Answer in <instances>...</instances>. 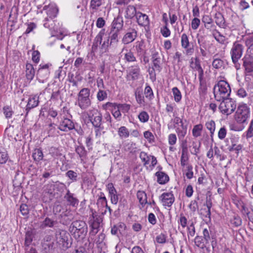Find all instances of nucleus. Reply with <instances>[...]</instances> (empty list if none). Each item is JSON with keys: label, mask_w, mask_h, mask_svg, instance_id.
Instances as JSON below:
<instances>
[{"label": "nucleus", "mask_w": 253, "mask_h": 253, "mask_svg": "<svg viewBox=\"0 0 253 253\" xmlns=\"http://www.w3.org/2000/svg\"><path fill=\"white\" fill-rule=\"evenodd\" d=\"M69 231L76 240H83L87 233V225L83 220H76L71 223Z\"/></svg>", "instance_id": "f257e3e1"}, {"label": "nucleus", "mask_w": 253, "mask_h": 253, "mask_svg": "<svg viewBox=\"0 0 253 253\" xmlns=\"http://www.w3.org/2000/svg\"><path fill=\"white\" fill-rule=\"evenodd\" d=\"M231 93L229 84L224 81H219L213 87L215 99L219 102L228 98Z\"/></svg>", "instance_id": "f03ea898"}, {"label": "nucleus", "mask_w": 253, "mask_h": 253, "mask_svg": "<svg viewBox=\"0 0 253 253\" xmlns=\"http://www.w3.org/2000/svg\"><path fill=\"white\" fill-rule=\"evenodd\" d=\"M69 234L65 230H59L55 233L57 247L63 251H66L71 246L69 240Z\"/></svg>", "instance_id": "7ed1b4c3"}, {"label": "nucleus", "mask_w": 253, "mask_h": 253, "mask_svg": "<svg viewBox=\"0 0 253 253\" xmlns=\"http://www.w3.org/2000/svg\"><path fill=\"white\" fill-rule=\"evenodd\" d=\"M90 93V89L83 88L78 94V105L82 110L87 109L91 105Z\"/></svg>", "instance_id": "20e7f679"}, {"label": "nucleus", "mask_w": 253, "mask_h": 253, "mask_svg": "<svg viewBox=\"0 0 253 253\" xmlns=\"http://www.w3.org/2000/svg\"><path fill=\"white\" fill-rule=\"evenodd\" d=\"M250 115V108L247 104H241L238 107L235 115V119L237 123L243 124L246 122Z\"/></svg>", "instance_id": "39448f33"}, {"label": "nucleus", "mask_w": 253, "mask_h": 253, "mask_svg": "<svg viewBox=\"0 0 253 253\" xmlns=\"http://www.w3.org/2000/svg\"><path fill=\"white\" fill-rule=\"evenodd\" d=\"M219 108L223 114L228 115L235 111L236 108V103L232 99L228 98L221 101Z\"/></svg>", "instance_id": "423d86ee"}, {"label": "nucleus", "mask_w": 253, "mask_h": 253, "mask_svg": "<svg viewBox=\"0 0 253 253\" xmlns=\"http://www.w3.org/2000/svg\"><path fill=\"white\" fill-rule=\"evenodd\" d=\"M243 66L246 72L250 73L253 72V52H248L242 59Z\"/></svg>", "instance_id": "0eeeda50"}, {"label": "nucleus", "mask_w": 253, "mask_h": 253, "mask_svg": "<svg viewBox=\"0 0 253 253\" xmlns=\"http://www.w3.org/2000/svg\"><path fill=\"white\" fill-rule=\"evenodd\" d=\"M181 44L183 48L186 49V54L187 55H192L194 52V46L189 47L190 46V42L189 38L186 34H183L181 37Z\"/></svg>", "instance_id": "6e6552de"}, {"label": "nucleus", "mask_w": 253, "mask_h": 253, "mask_svg": "<svg viewBox=\"0 0 253 253\" xmlns=\"http://www.w3.org/2000/svg\"><path fill=\"white\" fill-rule=\"evenodd\" d=\"M243 51V45L238 42H235L231 50V58L240 59Z\"/></svg>", "instance_id": "1a4fd4ad"}, {"label": "nucleus", "mask_w": 253, "mask_h": 253, "mask_svg": "<svg viewBox=\"0 0 253 253\" xmlns=\"http://www.w3.org/2000/svg\"><path fill=\"white\" fill-rule=\"evenodd\" d=\"M163 206L170 207L174 202V197L171 192L164 193L160 197Z\"/></svg>", "instance_id": "9d476101"}, {"label": "nucleus", "mask_w": 253, "mask_h": 253, "mask_svg": "<svg viewBox=\"0 0 253 253\" xmlns=\"http://www.w3.org/2000/svg\"><path fill=\"white\" fill-rule=\"evenodd\" d=\"M195 244L196 246L201 249L203 253H210L211 250L209 247L207 246L208 242H206L202 236H197L194 239Z\"/></svg>", "instance_id": "9b49d317"}, {"label": "nucleus", "mask_w": 253, "mask_h": 253, "mask_svg": "<svg viewBox=\"0 0 253 253\" xmlns=\"http://www.w3.org/2000/svg\"><path fill=\"white\" fill-rule=\"evenodd\" d=\"M137 37V31L134 29H130L123 37L122 42L125 44L132 42Z\"/></svg>", "instance_id": "f8f14e48"}, {"label": "nucleus", "mask_w": 253, "mask_h": 253, "mask_svg": "<svg viewBox=\"0 0 253 253\" xmlns=\"http://www.w3.org/2000/svg\"><path fill=\"white\" fill-rule=\"evenodd\" d=\"M89 120L95 127L101 128L102 115L97 110L92 115L88 116Z\"/></svg>", "instance_id": "ddd939ff"}, {"label": "nucleus", "mask_w": 253, "mask_h": 253, "mask_svg": "<svg viewBox=\"0 0 253 253\" xmlns=\"http://www.w3.org/2000/svg\"><path fill=\"white\" fill-rule=\"evenodd\" d=\"M43 10H46L47 16L51 19L56 17L58 12V9L57 6L53 4L45 5L43 7Z\"/></svg>", "instance_id": "4468645a"}, {"label": "nucleus", "mask_w": 253, "mask_h": 253, "mask_svg": "<svg viewBox=\"0 0 253 253\" xmlns=\"http://www.w3.org/2000/svg\"><path fill=\"white\" fill-rule=\"evenodd\" d=\"M57 248V245L54 242H43L42 244V250L43 253H53Z\"/></svg>", "instance_id": "2eb2a0df"}, {"label": "nucleus", "mask_w": 253, "mask_h": 253, "mask_svg": "<svg viewBox=\"0 0 253 253\" xmlns=\"http://www.w3.org/2000/svg\"><path fill=\"white\" fill-rule=\"evenodd\" d=\"M74 128V125L73 122L67 118H65L60 123L59 128L64 131H67Z\"/></svg>", "instance_id": "dca6fc26"}, {"label": "nucleus", "mask_w": 253, "mask_h": 253, "mask_svg": "<svg viewBox=\"0 0 253 253\" xmlns=\"http://www.w3.org/2000/svg\"><path fill=\"white\" fill-rule=\"evenodd\" d=\"M140 75V68L138 65L132 66L129 68L128 76H130L132 80H137Z\"/></svg>", "instance_id": "f3484780"}, {"label": "nucleus", "mask_w": 253, "mask_h": 253, "mask_svg": "<svg viewBox=\"0 0 253 253\" xmlns=\"http://www.w3.org/2000/svg\"><path fill=\"white\" fill-rule=\"evenodd\" d=\"M105 30H101V31L95 38L93 44L92 45V52H95L96 51L99 45H101L103 35H104Z\"/></svg>", "instance_id": "a211bd4d"}, {"label": "nucleus", "mask_w": 253, "mask_h": 253, "mask_svg": "<svg viewBox=\"0 0 253 253\" xmlns=\"http://www.w3.org/2000/svg\"><path fill=\"white\" fill-rule=\"evenodd\" d=\"M191 67L197 71L199 73V78H203L204 76V71L202 69L201 64L200 60L198 57H196L195 59V62L193 61L191 62Z\"/></svg>", "instance_id": "6ab92c4d"}, {"label": "nucleus", "mask_w": 253, "mask_h": 253, "mask_svg": "<svg viewBox=\"0 0 253 253\" xmlns=\"http://www.w3.org/2000/svg\"><path fill=\"white\" fill-rule=\"evenodd\" d=\"M136 18L138 24L142 26H146L149 23V18L147 15L142 14L140 12H137Z\"/></svg>", "instance_id": "aec40b11"}, {"label": "nucleus", "mask_w": 253, "mask_h": 253, "mask_svg": "<svg viewBox=\"0 0 253 253\" xmlns=\"http://www.w3.org/2000/svg\"><path fill=\"white\" fill-rule=\"evenodd\" d=\"M120 32L116 30H111L107 37L110 41V44L116 45L119 42V35Z\"/></svg>", "instance_id": "412c9836"}, {"label": "nucleus", "mask_w": 253, "mask_h": 253, "mask_svg": "<svg viewBox=\"0 0 253 253\" xmlns=\"http://www.w3.org/2000/svg\"><path fill=\"white\" fill-rule=\"evenodd\" d=\"M137 55L138 56H142L146 53L145 45L143 40L137 41L135 46Z\"/></svg>", "instance_id": "4be33fe9"}, {"label": "nucleus", "mask_w": 253, "mask_h": 253, "mask_svg": "<svg viewBox=\"0 0 253 253\" xmlns=\"http://www.w3.org/2000/svg\"><path fill=\"white\" fill-rule=\"evenodd\" d=\"M64 198L68 203L73 207H76L78 205L79 200L73 196V194L70 193L69 190L65 195Z\"/></svg>", "instance_id": "5701e85b"}, {"label": "nucleus", "mask_w": 253, "mask_h": 253, "mask_svg": "<svg viewBox=\"0 0 253 253\" xmlns=\"http://www.w3.org/2000/svg\"><path fill=\"white\" fill-rule=\"evenodd\" d=\"M116 106V108H118L121 111L123 112H127L130 109V105L127 104H117L115 103L107 102L103 106Z\"/></svg>", "instance_id": "b1692460"}, {"label": "nucleus", "mask_w": 253, "mask_h": 253, "mask_svg": "<svg viewBox=\"0 0 253 253\" xmlns=\"http://www.w3.org/2000/svg\"><path fill=\"white\" fill-rule=\"evenodd\" d=\"M35 75V71L33 65L27 63L26 65V77L28 80L32 81Z\"/></svg>", "instance_id": "393cba45"}, {"label": "nucleus", "mask_w": 253, "mask_h": 253, "mask_svg": "<svg viewBox=\"0 0 253 253\" xmlns=\"http://www.w3.org/2000/svg\"><path fill=\"white\" fill-rule=\"evenodd\" d=\"M155 175L157 177V182L160 184H165L169 180V176L164 172L158 171Z\"/></svg>", "instance_id": "a878e982"}, {"label": "nucleus", "mask_w": 253, "mask_h": 253, "mask_svg": "<svg viewBox=\"0 0 253 253\" xmlns=\"http://www.w3.org/2000/svg\"><path fill=\"white\" fill-rule=\"evenodd\" d=\"M136 9L133 5H128L126 9L125 17L127 19H132L137 14Z\"/></svg>", "instance_id": "bb28decb"}, {"label": "nucleus", "mask_w": 253, "mask_h": 253, "mask_svg": "<svg viewBox=\"0 0 253 253\" xmlns=\"http://www.w3.org/2000/svg\"><path fill=\"white\" fill-rule=\"evenodd\" d=\"M123 27V20L122 18L117 17L113 21L111 30H116L118 32H120Z\"/></svg>", "instance_id": "cd10ccee"}, {"label": "nucleus", "mask_w": 253, "mask_h": 253, "mask_svg": "<svg viewBox=\"0 0 253 253\" xmlns=\"http://www.w3.org/2000/svg\"><path fill=\"white\" fill-rule=\"evenodd\" d=\"M49 74L48 70H44L42 68H39L37 71V77L41 82L43 83L44 80L48 78Z\"/></svg>", "instance_id": "c85d7f7f"}, {"label": "nucleus", "mask_w": 253, "mask_h": 253, "mask_svg": "<svg viewBox=\"0 0 253 253\" xmlns=\"http://www.w3.org/2000/svg\"><path fill=\"white\" fill-rule=\"evenodd\" d=\"M39 97L36 95L30 97L27 105L26 110L37 107L39 104Z\"/></svg>", "instance_id": "c756f323"}, {"label": "nucleus", "mask_w": 253, "mask_h": 253, "mask_svg": "<svg viewBox=\"0 0 253 253\" xmlns=\"http://www.w3.org/2000/svg\"><path fill=\"white\" fill-rule=\"evenodd\" d=\"M32 157L37 163L43 160V154L41 149H35L33 153Z\"/></svg>", "instance_id": "7c9ffc66"}, {"label": "nucleus", "mask_w": 253, "mask_h": 253, "mask_svg": "<svg viewBox=\"0 0 253 253\" xmlns=\"http://www.w3.org/2000/svg\"><path fill=\"white\" fill-rule=\"evenodd\" d=\"M214 18L215 23L219 27L223 28L226 27L225 20L220 13H216Z\"/></svg>", "instance_id": "2f4dec72"}, {"label": "nucleus", "mask_w": 253, "mask_h": 253, "mask_svg": "<svg viewBox=\"0 0 253 253\" xmlns=\"http://www.w3.org/2000/svg\"><path fill=\"white\" fill-rule=\"evenodd\" d=\"M137 197L142 207L148 203L147 195L145 192L138 191L137 193Z\"/></svg>", "instance_id": "473e14b6"}, {"label": "nucleus", "mask_w": 253, "mask_h": 253, "mask_svg": "<svg viewBox=\"0 0 253 253\" xmlns=\"http://www.w3.org/2000/svg\"><path fill=\"white\" fill-rule=\"evenodd\" d=\"M100 195L97 200L96 204L99 208L107 206V201L103 192H100Z\"/></svg>", "instance_id": "72a5a7b5"}, {"label": "nucleus", "mask_w": 253, "mask_h": 253, "mask_svg": "<svg viewBox=\"0 0 253 253\" xmlns=\"http://www.w3.org/2000/svg\"><path fill=\"white\" fill-rule=\"evenodd\" d=\"M103 107L111 108L112 113L114 118H116V119H118V120H120L122 115L121 113V111L118 108H116V106H115V105H113V106H103Z\"/></svg>", "instance_id": "f704fd0d"}, {"label": "nucleus", "mask_w": 253, "mask_h": 253, "mask_svg": "<svg viewBox=\"0 0 253 253\" xmlns=\"http://www.w3.org/2000/svg\"><path fill=\"white\" fill-rule=\"evenodd\" d=\"M202 22L205 24V27L207 29H210L212 27V19L209 15H204Z\"/></svg>", "instance_id": "c9c22d12"}, {"label": "nucleus", "mask_w": 253, "mask_h": 253, "mask_svg": "<svg viewBox=\"0 0 253 253\" xmlns=\"http://www.w3.org/2000/svg\"><path fill=\"white\" fill-rule=\"evenodd\" d=\"M181 126V128H177L176 129V133H177L180 139H183L187 133V126H184L183 123H182Z\"/></svg>", "instance_id": "e433bc0d"}, {"label": "nucleus", "mask_w": 253, "mask_h": 253, "mask_svg": "<svg viewBox=\"0 0 253 253\" xmlns=\"http://www.w3.org/2000/svg\"><path fill=\"white\" fill-rule=\"evenodd\" d=\"M33 237L34 234L32 231L29 230L26 232L25 245L26 246V247H29V245L33 241Z\"/></svg>", "instance_id": "4c0bfd02"}, {"label": "nucleus", "mask_w": 253, "mask_h": 253, "mask_svg": "<svg viewBox=\"0 0 253 253\" xmlns=\"http://www.w3.org/2000/svg\"><path fill=\"white\" fill-rule=\"evenodd\" d=\"M57 223L56 221L51 220L48 217H46L41 224V227L42 228H45L46 227H53L54 225Z\"/></svg>", "instance_id": "58836bf2"}, {"label": "nucleus", "mask_w": 253, "mask_h": 253, "mask_svg": "<svg viewBox=\"0 0 253 253\" xmlns=\"http://www.w3.org/2000/svg\"><path fill=\"white\" fill-rule=\"evenodd\" d=\"M49 154L54 158H57L62 155L60 150L55 147H51L49 149Z\"/></svg>", "instance_id": "ea45409f"}, {"label": "nucleus", "mask_w": 253, "mask_h": 253, "mask_svg": "<svg viewBox=\"0 0 253 253\" xmlns=\"http://www.w3.org/2000/svg\"><path fill=\"white\" fill-rule=\"evenodd\" d=\"M202 129L203 125L202 124L195 125L192 129L193 135L195 137L200 136L201 135Z\"/></svg>", "instance_id": "a19ab883"}, {"label": "nucleus", "mask_w": 253, "mask_h": 253, "mask_svg": "<svg viewBox=\"0 0 253 253\" xmlns=\"http://www.w3.org/2000/svg\"><path fill=\"white\" fill-rule=\"evenodd\" d=\"M124 59L128 62H134L136 61V58L134 53L130 50H129L125 54Z\"/></svg>", "instance_id": "79ce46f5"}, {"label": "nucleus", "mask_w": 253, "mask_h": 253, "mask_svg": "<svg viewBox=\"0 0 253 253\" xmlns=\"http://www.w3.org/2000/svg\"><path fill=\"white\" fill-rule=\"evenodd\" d=\"M8 154L3 148H0V164L6 163L8 160Z\"/></svg>", "instance_id": "37998d69"}, {"label": "nucleus", "mask_w": 253, "mask_h": 253, "mask_svg": "<svg viewBox=\"0 0 253 253\" xmlns=\"http://www.w3.org/2000/svg\"><path fill=\"white\" fill-rule=\"evenodd\" d=\"M118 134L121 138H126L128 137L129 132L126 127L123 126L119 128Z\"/></svg>", "instance_id": "c03bdc74"}, {"label": "nucleus", "mask_w": 253, "mask_h": 253, "mask_svg": "<svg viewBox=\"0 0 253 253\" xmlns=\"http://www.w3.org/2000/svg\"><path fill=\"white\" fill-rule=\"evenodd\" d=\"M135 98L137 102L139 104H143L144 103V97L142 94V91L136 90L135 91Z\"/></svg>", "instance_id": "a18cd8bd"}, {"label": "nucleus", "mask_w": 253, "mask_h": 253, "mask_svg": "<svg viewBox=\"0 0 253 253\" xmlns=\"http://www.w3.org/2000/svg\"><path fill=\"white\" fill-rule=\"evenodd\" d=\"M174 99L175 102H179L181 99V94L177 87H174L172 89Z\"/></svg>", "instance_id": "49530a36"}, {"label": "nucleus", "mask_w": 253, "mask_h": 253, "mask_svg": "<svg viewBox=\"0 0 253 253\" xmlns=\"http://www.w3.org/2000/svg\"><path fill=\"white\" fill-rule=\"evenodd\" d=\"M206 127L208 129H209L211 133V136L212 137L215 128V123L212 120H210L208 121L206 124Z\"/></svg>", "instance_id": "de8ad7c7"}, {"label": "nucleus", "mask_w": 253, "mask_h": 253, "mask_svg": "<svg viewBox=\"0 0 253 253\" xmlns=\"http://www.w3.org/2000/svg\"><path fill=\"white\" fill-rule=\"evenodd\" d=\"M103 0H91L90 7L93 10H97L102 5Z\"/></svg>", "instance_id": "09e8293b"}, {"label": "nucleus", "mask_w": 253, "mask_h": 253, "mask_svg": "<svg viewBox=\"0 0 253 253\" xmlns=\"http://www.w3.org/2000/svg\"><path fill=\"white\" fill-rule=\"evenodd\" d=\"M66 175L73 182L77 181L78 175L75 171L69 170L66 173Z\"/></svg>", "instance_id": "8fccbe9b"}, {"label": "nucleus", "mask_w": 253, "mask_h": 253, "mask_svg": "<svg viewBox=\"0 0 253 253\" xmlns=\"http://www.w3.org/2000/svg\"><path fill=\"white\" fill-rule=\"evenodd\" d=\"M246 44L249 46L248 52H253V35L250 36L247 38Z\"/></svg>", "instance_id": "3c124183"}, {"label": "nucleus", "mask_w": 253, "mask_h": 253, "mask_svg": "<svg viewBox=\"0 0 253 253\" xmlns=\"http://www.w3.org/2000/svg\"><path fill=\"white\" fill-rule=\"evenodd\" d=\"M139 157L143 163L144 166H146L149 164L150 157L148 156L146 153L144 152H141L139 155Z\"/></svg>", "instance_id": "603ef678"}, {"label": "nucleus", "mask_w": 253, "mask_h": 253, "mask_svg": "<svg viewBox=\"0 0 253 253\" xmlns=\"http://www.w3.org/2000/svg\"><path fill=\"white\" fill-rule=\"evenodd\" d=\"M242 219L238 215L234 216V217L230 220V223L235 227L239 226L242 224Z\"/></svg>", "instance_id": "864d4df0"}, {"label": "nucleus", "mask_w": 253, "mask_h": 253, "mask_svg": "<svg viewBox=\"0 0 253 253\" xmlns=\"http://www.w3.org/2000/svg\"><path fill=\"white\" fill-rule=\"evenodd\" d=\"M107 97V93L106 91L99 89L97 94V99L99 101H102L105 99Z\"/></svg>", "instance_id": "5fc2aeb1"}, {"label": "nucleus", "mask_w": 253, "mask_h": 253, "mask_svg": "<svg viewBox=\"0 0 253 253\" xmlns=\"http://www.w3.org/2000/svg\"><path fill=\"white\" fill-rule=\"evenodd\" d=\"M76 152L79 155L80 158L85 157L86 154V151L84 147L83 146H78L76 148Z\"/></svg>", "instance_id": "6e6d98bb"}, {"label": "nucleus", "mask_w": 253, "mask_h": 253, "mask_svg": "<svg viewBox=\"0 0 253 253\" xmlns=\"http://www.w3.org/2000/svg\"><path fill=\"white\" fill-rule=\"evenodd\" d=\"M3 113L6 118H11L13 114V111L11 107L9 106H4L3 108Z\"/></svg>", "instance_id": "4d7b16f0"}, {"label": "nucleus", "mask_w": 253, "mask_h": 253, "mask_svg": "<svg viewBox=\"0 0 253 253\" xmlns=\"http://www.w3.org/2000/svg\"><path fill=\"white\" fill-rule=\"evenodd\" d=\"M138 118L141 122L145 123L148 121L149 116L146 112L142 111L138 115Z\"/></svg>", "instance_id": "13d9d810"}, {"label": "nucleus", "mask_w": 253, "mask_h": 253, "mask_svg": "<svg viewBox=\"0 0 253 253\" xmlns=\"http://www.w3.org/2000/svg\"><path fill=\"white\" fill-rule=\"evenodd\" d=\"M212 66L215 69H219L223 65V61L220 59H214L212 63Z\"/></svg>", "instance_id": "bf43d9fd"}, {"label": "nucleus", "mask_w": 253, "mask_h": 253, "mask_svg": "<svg viewBox=\"0 0 253 253\" xmlns=\"http://www.w3.org/2000/svg\"><path fill=\"white\" fill-rule=\"evenodd\" d=\"M200 81V92L203 94L207 92V87L206 82L203 81V78H199Z\"/></svg>", "instance_id": "052dcab7"}, {"label": "nucleus", "mask_w": 253, "mask_h": 253, "mask_svg": "<svg viewBox=\"0 0 253 253\" xmlns=\"http://www.w3.org/2000/svg\"><path fill=\"white\" fill-rule=\"evenodd\" d=\"M246 136L247 139L253 137V120L251 121L249 127L246 131Z\"/></svg>", "instance_id": "680f3d73"}, {"label": "nucleus", "mask_w": 253, "mask_h": 253, "mask_svg": "<svg viewBox=\"0 0 253 253\" xmlns=\"http://www.w3.org/2000/svg\"><path fill=\"white\" fill-rule=\"evenodd\" d=\"M188 160V153L182 152L181 158H180V164L181 166L184 167L186 165V163Z\"/></svg>", "instance_id": "e2e57ef3"}, {"label": "nucleus", "mask_w": 253, "mask_h": 253, "mask_svg": "<svg viewBox=\"0 0 253 253\" xmlns=\"http://www.w3.org/2000/svg\"><path fill=\"white\" fill-rule=\"evenodd\" d=\"M198 204L196 200L192 201L189 205V209L193 212H195L198 209Z\"/></svg>", "instance_id": "0e129e2a"}, {"label": "nucleus", "mask_w": 253, "mask_h": 253, "mask_svg": "<svg viewBox=\"0 0 253 253\" xmlns=\"http://www.w3.org/2000/svg\"><path fill=\"white\" fill-rule=\"evenodd\" d=\"M20 211L23 215H27L29 212L28 207L26 204H22L20 207Z\"/></svg>", "instance_id": "69168bd1"}, {"label": "nucleus", "mask_w": 253, "mask_h": 253, "mask_svg": "<svg viewBox=\"0 0 253 253\" xmlns=\"http://www.w3.org/2000/svg\"><path fill=\"white\" fill-rule=\"evenodd\" d=\"M200 20L199 18L195 17L191 22V27L193 30H196L199 26Z\"/></svg>", "instance_id": "338daca9"}, {"label": "nucleus", "mask_w": 253, "mask_h": 253, "mask_svg": "<svg viewBox=\"0 0 253 253\" xmlns=\"http://www.w3.org/2000/svg\"><path fill=\"white\" fill-rule=\"evenodd\" d=\"M193 167L191 165H188L186 167L187 172L186 173V176L188 179H191L193 176L192 171Z\"/></svg>", "instance_id": "774afa93"}]
</instances>
